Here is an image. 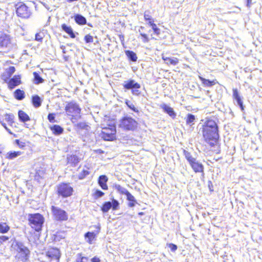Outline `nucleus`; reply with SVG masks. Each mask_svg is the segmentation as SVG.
<instances>
[{"label":"nucleus","mask_w":262,"mask_h":262,"mask_svg":"<svg viewBox=\"0 0 262 262\" xmlns=\"http://www.w3.org/2000/svg\"><path fill=\"white\" fill-rule=\"evenodd\" d=\"M31 102L35 108L39 107L41 105V100L40 97L37 95H33L32 96Z\"/></svg>","instance_id":"c756f323"},{"label":"nucleus","mask_w":262,"mask_h":262,"mask_svg":"<svg viewBox=\"0 0 262 262\" xmlns=\"http://www.w3.org/2000/svg\"><path fill=\"white\" fill-rule=\"evenodd\" d=\"M69 2H72L74 1H77L78 0H67Z\"/></svg>","instance_id":"4d7b16f0"},{"label":"nucleus","mask_w":262,"mask_h":262,"mask_svg":"<svg viewBox=\"0 0 262 262\" xmlns=\"http://www.w3.org/2000/svg\"><path fill=\"white\" fill-rule=\"evenodd\" d=\"M138 121L128 116H123L119 121L118 126L123 131L134 132L138 129Z\"/></svg>","instance_id":"7ed1b4c3"},{"label":"nucleus","mask_w":262,"mask_h":262,"mask_svg":"<svg viewBox=\"0 0 262 262\" xmlns=\"http://www.w3.org/2000/svg\"><path fill=\"white\" fill-rule=\"evenodd\" d=\"M33 82L36 84H39L40 83H42L44 82L45 80L40 76L39 74L36 72H34L33 73Z\"/></svg>","instance_id":"f704fd0d"},{"label":"nucleus","mask_w":262,"mask_h":262,"mask_svg":"<svg viewBox=\"0 0 262 262\" xmlns=\"http://www.w3.org/2000/svg\"><path fill=\"white\" fill-rule=\"evenodd\" d=\"M167 246L170 249L171 251L172 252H175L178 249L177 246L174 244H168Z\"/></svg>","instance_id":"3c124183"},{"label":"nucleus","mask_w":262,"mask_h":262,"mask_svg":"<svg viewBox=\"0 0 262 262\" xmlns=\"http://www.w3.org/2000/svg\"><path fill=\"white\" fill-rule=\"evenodd\" d=\"M64 110L68 116L72 123L76 122L81 118V108L76 103L71 101L68 102L65 106Z\"/></svg>","instance_id":"20e7f679"},{"label":"nucleus","mask_w":262,"mask_h":262,"mask_svg":"<svg viewBox=\"0 0 262 262\" xmlns=\"http://www.w3.org/2000/svg\"><path fill=\"white\" fill-rule=\"evenodd\" d=\"M61 28L70 36L71 38H75L76 35L71 26H67L66 24H63L61 25Z\"/></svg>","instance_id":"bb28decb"},{"label":"nucleus","mask_w":262,"mask_h":262,"mask_svg":"<svg viewBox=\"0 0 262 262\" xmlns=\"http://www.w3.org/2000/svg\"><path fill=\"white\" fill-rule=\"evenodd\" d=\"M95 152L97 154H103L104 152L103 150L101 149H96L95 150Z\"/></svg>","instance_id":"5fc2aeb1"},{"label":"nucleus","mask_w":262,"mask_h":262,"mask_svg":"<svg viewBox=\"0 0 262 262\" xmlns=\"http://www.w3.org/2000/svg\"><path fill=\"white\" fill-rule=\"evenodd\" d=\"M84 41L86 43H91L93 41V37L90 34H87L84 36Z\"/></svg>","instance_id":"09e8293b"},{"label":"nucleus","mask_w":262,"mask_h":262,"mask_svg":"<svg viewBox=\"0 0 262 262\" xmlns=\"http://www.w3.org/2000/svg\"><path fill=\"white\" fill-rule=\"evenodd\" d=\"M233 98L236 100L237 104L239 105L241 110L242 111H244V106L243 104V102L242 99L238 94V92L237 89H233Z\"/></svg>","instance_id":"412c9836"},{"label":"nucleus","mask_w":262,"mask_h":262,"mask_svg":"<svg viewBox=\"0 0 262 262\" xmlns=\"http://www.w3.org/2000/svg\"><path fill=\"white\" fill-rule=\"evenodd\" d=\"M79 162L78 158L76 155H70L67 157V162L70 164H76Z\"/></svg>","instance_id":"e433bc0d"},{"label":"nucleus","mask_w":262,"mask_h":262,"mask_svg":"<svg viewBox=\"0 0 262 262\" xmlns=\"http://www.w3.org/2000/svg\"><path fill=\"white\" fill-rule=\"evenodd\" d=\"M126 196L127 200L129 201L128 203V207H133L137 204L135 197L129 192L126 194Z\"/></svg>","instance_id":"2f4dec72"},{"label":"nucleus","mask_w":262,"mask_h":262,"mask_svg":"<svg viewBox=\"0 0 262 262\" xmlns=\"http://www.w3.org/2000/svg\"><path fill=\"white\" fill-rule=\"evenodd\" d=\"M143 214H144V212H140L138 213L139 215H142Z\"/></svg>","instance_id":"6e6d98bb"},{"label":"nucleus","mask_w":262,"mask_h":262,"mask_svg":"<svg viewBox=\"0 0 262 262\" xmlns=\"http://www.w3.org/2000/svg\"><path fill=\"white\" fill-rule=\"evenodd\" d=\"M18 116L20 121L23 123L29 121L31 120L29 116L25 112L22 110L18 111Z\"/></svg>","instance_id":"a878e982"},{"label":"nucleus","mask_w":262,"mask_h":262,"mask_svg":"<svg viewBox=\"0 0 262 262\" xmlns=\"http://www.w3.org/2000/svg\"><path fill=\"white\" fill-rule=\"evenodd\" d=\"M28 224L35 232H40L42 229L45 221L43 216L39 213H32L28 215Z\"/></svg>","instance_id":"39448f33"},{"label":"nucleus","mask_w":262,"mask_h":262,"mask_svg":"<svg viewBox=\"0 0 262 262\" xmlns=\"http://www.w3.org/2000/svg\"><path fill=\"white\" fill-rule=\"evenodd\" d=\"M74 126L78 130L87 129L88 125L85 122H81L75 124Z\"/></svg>","instance_id":"79ce46f5"},{"label":"nucleus","mask_w":262,"mask_h":262,"mask_svg":"<svg viewBox=\"0 0 262 262\" xmlns=\"http://www.w3.org/2000/svg\"><path fill=\"white\" fill-rule=\"evenodd\" d=\"M144 19L151 27L152 32L151 30H149L147 33L144 27H140L139 32L142 41L146 43L150 40H157L161 34V30L155 23V19L152 17L150 11L146 10L144 12Z\"/></svg>","instance_id":"f257e3e1"},{"label":"nucleus","mask_w":262,"mask_h":262,"mask_svg":"<svg viewBox=\"0 0 262 262\" xmlns=\"http://www.w3.org/2000/svg\"><path fill=\"white\" fill-rule=\"evenodd\" d=\"M195 120V117L194 115L191 114H187L186 118V123L187 125L191 126L193 124V122Z\"/></svg>","instance_id":"58836bf2"},{"label":"nucleus","mask_w":262,"mask_h":262,"mask_svg":"<svg viewBox=\"0 0 262 262\" xmlns=\"http://www.w3.org/2000/svg\"><path fill=\"white\" fill-rule=\"evenodd\" d=\"M98 230L96 232H88L85 233L84 237L86 238V242L89 244L93 243L94 241H95L97 235L99 233L100 231V227H97Z\"/></svg>","instance_id":"a211bd4d"},{"label":"nucleus","mask_w":262,"mask_h":262,"mask_svg":"<svg viewBox=\"0 0 262 262\" xmlns=\"http://www.w3.org/2000/svg\"><path fill=\"white\" fill-rule=\"evenodd\" d=\"M23 153L20 151H10L6 154L5 158L8 160H12L20 156Z\"/></svg>","instance_id":"c85d7f7f"},{"label":"nucleus","mask_w":262,"mask_h":262,"mask_svg":"<svg viewBox=\"0 0 262 262\" xmlns=\"http://www.w3.org/2000/svg\"><path fill=\"white\" fill-rule=\"evenodd\" d=\"M15 143L17 145V146L20 149H25L26 146V142L23 141H20L19 139H16L15 140Z\"/></svg>","instance_id":"49530a36"},{"label":"nucleus","mask_w":262,"mask_h":262,"mask_svg":"<svg viewBox=\"0 0 262 262\" xmlns=\"http://www.w3.org/2000/svg\"><path fill=\"white\" fill-rule=\"evenodd\" d=\"M61 255L59 249L55 247L50 246L45 251V256L48 259V262H59Z\"/></svg>","instance_id":"9b49d317"},{"label":"nucleus","mask_w":262,"mask_h":262,"mask_svg":"<svg viewBox=\"0 0 262 262\" xmlns=\"http://www.w3.org/2000/svg\"><path fill=\"white\" fill-rule=\"evenodd\" d=\"M104 195V193L99 189L95 190L92 193V196L95 200L103 196Z\"/></svg>","instance_id":"c03bdc74"},{"label":"nucleus","mask_w":262,"mask_h":262,"mask_svg":"<svg viewBox=\"0 0 262 262\" xmlns=\"http://www.w3.org/2000/svg\"><path fill=\"white\" fill-rule=\"evenodd\" d=\"M53 134L56 136L60 135L63 133L64 129L58 124H54L49 127Z\"/></svg>","instance_id":"b1692460"},{"label":"nucleus","mask_w":262,"mask_h":262,"mask_svg":"<svg viewBox=\"0 0 262 262\" xmlns=\"http://www.w3.org/2000/svg\"><path fill=\"white\" fill-rule=\"evenodd\" d=\"M162 58L165 61H167V62H166V64H171L173 66H176L179 62V59L177 58H176V57L171 58L170 57H165L164 56H162Z\"/></svg>","instance_id":"7c9ffc66"},{"label":"nucleus","mask_w":262,"mask_h":262,"mask_svg":"<svg viewBox=\"0 0 262 262\" xmlns=\"http://www.w3.org/2000/svg\"><path fill=\"white\" fill-rule=\"evenodd\" d=\"M90 174V168L88 166H84L81 171L79 172L78 178L79 180H83Z\"/></svg>","instance_id":"cd10ccee"},{"label":"nucleus","mask_w":262,"mask_h":262,"mask_svg":"<svg viewBox=\"0 0 262 262\" xmlns=\"http://www.w3.org/2000/svg\"><path fill=\"white\" fill-rule=\"evenodd\" d=\"M123 86L125 90L132 89V93L133 95L139 96L141 94V91L138 90L141 88L140 83L133 79L125 81Z\"/></svg>","instance_id":"ddd939ff"},{"label":"nucleus","mask_w":262,"mask_h":262,"mask_svg":"<svg viewBox=\"0 0 262 262\" xmlns=\"http://www.w3.org/2000/svg\"><path fill=\"white\" fill-rule=\"evenodd\" d=\"M15 12L17 17L27 19L29 18L32 15V10L24 2H18L15 5Z\"/></svg>","instance_id":"1a4fd4ad"},{"label":"nucleus","mask_w":262,"mask_h":262,"mask_svg":"<svg viewBox=\"0 0 262 262\" xmlns=\"http://www.w3.org/2000/svg\"><path fill=\"white\" fill-rule=\"evenodd\" d=\"M66 236V232L64 231L58 232L55 235V238L57 240H59L61 238H64Z\"/></svg>","instance_id":"a18cd8bd"},{"label":"nucleus","mask_w":262,"mask_h":262,"mask_svg":"<svg viewBox=\"0 0 262 262\" xmlns=\"http://www.w3.org/2000/svg\"><path fill=\"white\" fill-rule=\"evenodd\" d=\"M125 53L129 60L134 62L137 61L138 58L136 54L134 52L128 50L125 52Z\"/></svg>","instance_id":"4c0bfd02"},{"label":"nucleus","mask_w":262,"mask_h":262,"mask_svg":"<svg viewBox=\"0 0 262 262\" xmlns=\"http://www.w3.org/2000/svg\"><path fill=\"white\" fill-rule=\"evenodd\" d=\"M119 208V203L118 201L114 199H112V202L107 201L104 202L101 206V210L102 212L105 213L108 212L111 208L113 210H116Z\"/></svg>","instance_id":"4468645a"},{"label":"nucleus","mask_w":262,"mask_h":262,"mask_svg":"<svg viewBox=\"0 0 262 262\" xmlns=\"http://www.w3.org/2000/svg\"><path fill=\"white\" fill-rule=\"evenodd\" d=\"M14 96L16 99L18 100H21L25 97V92L23 90L17 89L14 93Z\"/></svg>","instance_id":"72a5a7b5"},{"label":"nucleus","mask_w":262,"mask_h":262,"mask_svg":"<svg viewBox=\"0 0 262 262\" xmlns=\"http://www.w3.org/2000/svg\"><path fill=\"white\" fill-rule=\"evenodd\" d=\"M73 193V187L69 183L61 182L57 185L56 193L59 197L67 198L71 196Z\"/></svg>","instance_id":"6e6552de"},{"label":"nucleus","mask_w":262,"mask_h":262,"mask_svg":"<svg viewBox=\"0 0 262 262\" xmlns=\"http://www.w3.org/2000/svg\"><path fill=\"white\" fill-rule=\"evenodd\" d=\"M47 118L50 122L54 123L55 122V113H49L48 115Z\"/></svg>","instance_id":"de8ad7c7"},{"label":"nucleus","mask_w":262,"mask_h":262,"mask_svg":"<svg viewBox=\"0 0 262 262\" xmlns=\"http://www.w3.org/2000/svg\"><path fill=\"white\" fill-rule=\"evenodd\" d=\"M15 71V68L13 66L9 67L6 71L5 73H3L2 76V79L4 81H7L11 77L12 74Z\"/></svg>","instance_id":"4be33fe9"},{"label":"nucleus","mask_w":262,"mask_h":262,"mask_svg":"<svg viewBox=\"0 0 262 262\" xmlns=\"http://www.w3.org/2000/svg\"><path fill=\"white\" fill-rule=\"evenodd\" d=\"M12 46V37L7 33H0V50L8 51Z\"/></svg>","instance_id":"f8f14e48"},{"label":"nucleus","mask_w":262,"mask_h":262,"mask_svg":"<svg viewBox=\"0 0 262 262\" xmlns=\"http://www.w3.org/2000/svg\"><path fill=\"white\" fill-rule=\"evenodd\" d=\"M51 210L54 221L59 222H67L68 221L69 214L66 210L54 205L51 207Z\"/></svg>","instance_id":"9d476101"},{"label":"nucleus","mask_w":262,"mask_h":262,"mask_svg":"<svg viewBox=\"0 0 262 262\" xmlns=\"http://www.w3.org/2000/svg\"><path fill=\"white\" fill-rule=\"evenodd\" d=\"M10 229V227L6 222L0 223V233H7Z\"/></svg>","instance_id":"c9c22d12"},{"label":"nucleus","mask_w":262,"mask_h":262,"mask_svg":"<svg viewBox=\"0 0 262 262\" xmlns=\"http://www.w3.org/2000/svg\"><path fill=\"white\" fill-rule=\"evenodd\" d=\"M252 4V0H247V6L250 7Z\"/></svg>","instance_id":"864d4df0"},{"label":"nucleus","mask_w":262,"mask_h":262,"mask_svg":"<svg viewBox=\"0 0 262 262\" xmlns=\"http://www.w3.org/2000/svg\"><path fill=\"white\" fill-rule=\"evenodd\" d=\"M115 188L121 194H124V195H126V194L129 192V191L128 190H127L126 189L123 188L119 184L115 185Z\"/></svg>","instance_id":"a19ab883"},{"label":"nucleus","mask_w":262,"mask_h":262,"mask_svg":"<svg viewBox=\"0 0 262 262\" xmlns=\"http://www.w3.org/2000/svg\"><path fill=\"white\" fill-rule=\"evenodd\" d=\"M76 262H89V258L83 256L82 253H80L77 255Z\"/></svg>","instance_id":"37998d69"},{"label":"nucleus","mask_w":262,"mask_h":262,"mask_svg":"<svg viewBox=\"0 0 262 262\" xmlns=\"http://www.w3.org/2000/svg\"><path fill=\"white\" fill-rule=\"evenodd\" d=\"M108 181V178L105 175H101L99 176L98 183L99 185L101 187V188L103 190H107L108 187L107 185V182Z\"/></svg>","instance_id":"5701e85b"},{"label":"nucleus","mask_w":262,"mask_h":262,"mask_svg":"<svg viewBox=\"0 0 262 262\" xmlns=\"http://www.w3.org/2000/svg\"><path fill=\"white\" fill-rule=\"evenodd\" d=\"M116 126L112 124L110 126H101L100 137L105 141H114L117 139Z\"/></svg>","instance_id":"423d86ee"},{"label":"nucleus","mask_w":262,"mask_h":262,"mask_svg":"<svg viewBox=\"0 0 262 262\" xmlns=\"http://www.w3.org/2000/svg\"><path fill=\"white\" fill-rule=\"evenodd\" d=\"M183 152L193 171L195 173H201L202 175L204 176V171L203 165L201 163L199 162L195 158L193 157L190 152L185 149L183 150Z\"/></svg>","instance_id":"0eeeda50"},{"label":"nucleus","mask_w":262,"mask_h":262,"mask_svg":"<svg viewBox=\"0 0 262 262\" xmlns=\"http://www.w3.org/2000/svg\"><path fill=\"white\" fill-rule=\"evenodd\" d=\"M199 78L201 80L202 85L205 87H211L216 84L219 83L216 79L210 80L209 79H206L201 76H199Z\"/></svg>","instance_id":"6ab92c4d"},{"label":"nucleus","mask_w":262,"mask_h":262,"mask_svg":"<svg viewBox=\"0 0 262 262\" xmlns=\"http://www.w3.org/2000/svg\"><path fill=\"white\" fill-rule=\"evenodd\" d=\"M43 38V35L42 33H37L35 34V40L39 41L42 42Z\"/></svg>","instance_id":"8fccbe9b"},{"label":"nucleus","mask_w":262,"mask_h":262,"mask_svg":"<svg viewBox=\"0 0 262 262\" xmlns=\"http://www.w3.org/2000/svg\"><path fill=\"white\" fill-rule=\"evenodd\" d=\"M125 103L127 105V106L132 111L137 113H138L139 112L138 108L137 107H136L135 105L133 104V103L130 101L129 100H126L125 101Z\"/></svg>","instance_id":"ea45409f"},{"label":"nucleus","mask_w":262,"mask_h":262,"mask_svg":"<svg viewBox=\"0 0 262 262\" xmlns=\"http://www.w3.org/2000/svg\"><path fill=\"white\" fill-rule=\"evenodd\" d=\"M112 124L116 126V119L107 115L104 116L101 124L102 126H110Z\"/></svg>","instance_id":"aec40b11"},{"label":"nucleus","mask_w":262,"mask_h":262,"mask_svg":"<svg viewBox=\"0 0 262 262\" xmlns=\"http://www.w3.org/2000/svg\"><path fill=\"white\" fill-rule=\"evenodd\" d=\"M0 123L2 126L7 130H9L6 125V123L12 126L14 123V116L10 113H6L1 117Z\"/></svg>","instance_id":"2eb2a0df"},{"label":"nucleus","mask_w":262,"mask_h":262,"mask_svg":"<svg viewBox=\"0 0 262 262\" xmlns=\"http://www.w3.org/2000/svg\"><path fill=\"white\" fill-rule=\"evenodd\" d=\"M202 133L205 142L211 147L217 142L219 134L216 122L212 119L208 118L202 127Z\"/></svg>","instance_id":"f03ea898"},{"label":"nucleus","mask_w":262,"mask_h":262,"mask_svg":"<svg viewBox=\"0 0 262 262\" xmlns=\"http://www.w3.org/2000/svg\"><path fill=\"white\" fill-rule=\"evenodd\" d=\"M9 239V237L6 235H0V244Z\"/></svg>","instance_id":"603ef678"},{"label":"nucleus","mask_w":262,"mask_h":262,"mask_svg":"<svg viewBox=\"0 0 262 262\" xmlns=\"http://www.w3.org/2000/svg\"><path fill=\"white\" fill-rule=\"evenodd\" d=\"M4 81L7 84L8 88L12 90L21 83V76L15 75L12 78H10L9 80Z\"/></svg>","instance_id":"dca6fc26"},{"label":"nucleus","mask_w":262,"mask_h":262,"mask_svg":"<svg viewBox=\"0 0 262 262\" xmlns=\"http://www.w3.org/2000/svg\"><path fill=\"white\" fill-rule=\"evenodd\" d=\"M161 107L163 109L165 113H167L172 119H174L176 118V114L175 113L173 108L165 104L161 105Z\"/></svg>","instance_id":"393cba45"},{"label":"nucleus","mask_w":262,"mask_h":262,"mask_svg":"<svg viewBox=\"0 0 262 262\" xmlns=\"http://www.w3.org/2000/svg\"><path fill=\"white\" fill-rule=\"evenodd\" d=\"M74 19L76 24L79 25H84L86 23V18L80 14H76L74 16Z\"/></svg>","instance_id":"473e14b6"},{"label":"nucleus","mask_w":262,"mask_h":262,"mask_svg":"<svg viewBox=\"0 0 262 262\" xmlns=\"http://www.w3.org/2000/svg\"><path fill=\"white\" fill-rule=\"evenodd\" d=\"M30 254V251L27 247L20 248L18 252V258L23 261H27L28 259Z\"/></svg>","instance_id":"f3484780"}]
</instances>
